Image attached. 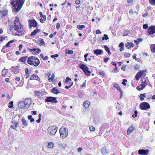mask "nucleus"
I'll return each mask as SVG.
<instances>
[{
	"label": "nucleus",
	"instance_id": "22",
	"mask_svg": "<svg viewBox=\"0 0 155 155\" xmlns=\"http://www.w3.org/2000/svg\"><path fill=\"white\" fill-rule=\"evenodd\" d=\"M134 130L133 127L132 126L130 127L128 129L127 134L128 135H129Z\"/></svg>",
	"mask_w": 155,
	"mask_h": 155
},
{
	"label": "nucleus",
	"instance_id": "59",
	"mask_svg": "<svg viewBox=\"0 0 155 155\" xmlns=\"http://www.w3.org/2000/svg\"><path fill=\"white\" fill-rule=\"evenodd\" d=\"M54 74H52L51 76V78H50L49 79V80L50 81V80H51V81H52L53 79L54 78Z\"/></svg>",
	"mask_w": 155,
	"mask_h": 155
},
{
	"label": "nucleus",
	"instance_id": "50",
	"mask_svg": "<svg viewBox=\"0 0 155 155\" xmlns=\"http://www.w3.org/2000/svg\"><path fill=\"white\" fill-rule=\"evenodd\" d=\"M146 84H147L143 82L142 84L140 85L142 87H143V88L145 87Z\"/></svg>",
	"mask_w": 155,
	"mask_h": 155
},
{
	"label": "nucleus",
	"instance_id": "36",
	"mask_svg": "<svg viewBox=\"0 0 155 155\" xmlns=\"http://www.w3.org/2000/svg\"><path fill=\"white\" fill-rule=\"evenodd\" d=\"M38 41L40 42L41 45H45V44L44 41L43 40L42 38H39Z\"/></svg>",
	"mask_w": 155,
	"mask_h": 155
},
{
	"label": "nucleus",
	"instance_id": "6",
	"mask_svg": "<svg viewBox=\"0 0 155 155\" xmlns=\"http://www.w3.org/2000/svg\"><path fill=\"white\" fill-rule=\"evenodd\" d=\"M140 109L142 110H146L150 107L149 103L147 102H143L140 104Z\"/></svg>",
	"mask_w": 155,
	"mask_h": 155
},
{
	"label": "nucleus",
	"instance_id": "61",
	"mask_svg": "<svg viewBox=\"0 0 155 155\" xmlns=\"http://www.w3.org/2000/svg\"><path fill=\"white\" fill-rule=\"evenodd\" d=\"M96 32L97 34H101V31L99 29L97 30L96 31Z\"/></svg>",
	"mask_w": 155,
	"mask_h": 155
},
{
	"label": "nucleus",
	"instance_id": "47",
	"mask_svg": "<svg viewBox=\"0 0 155 155\" xmlns=\"http://www.w3.org/2000/svg\"><path fill=\"white\" fill-rule=\"evenodd\" d=\"M89 129L91 131H94L95 130V128L92 126H91L90 127Z\"/></svg>",
	"mask_w": 155,
	"mask_h": 155
},
{
	"label": "nucleus",
	"instance_id": "37",
	"mask_svg": "<svg viewBox=\"0 0 155 155\" xmlns=\"http://www.w3.org/2000/svg\"><path fill=\"white\" fill-rule=\"evenodd\" d=\"M53 144L52 142L49 143L48 145V148H52L53 147Z\"/></svg>",
	"mask_w": 155,
	"mask_h": 155
},
{
	"label": "nucleus",
	"instance_id": "28",
	"mask_svg": "<svg viewBox=\"0 0 155 155\" xmlns=\"http://www.w3.org/2000/svg\"><path fill=\"white\" fill-rule=\"evenodd\" d=\"M104 48L108 53L109 55H110L111 54V53L110 52V50L109 48L106 45H104Z\"/></svg>",
	"mask_w": 155,
	"mask_h": 155
},
{
	"label": "nucleus",
	"instance_id": "29",
	"mask_svg": "<svg viewBox=\"0 0 155 155\" xmlns=\"http://www.w3.org/2000/svg\"><path fill=\"white\" fill-rule=\"evenodd\" d=\"M77 28L80 30H81L85 28V26L84 25H78L77 26Z\"/></svg>",
	"mask_w": 155,
	"mask_h": 155
},
{
	"label": "nucleus",
	"instance_id": "44",
	"mask_svg": "<svg viewBox=\"0 0 155 155\" xmlns=\"http://www.w3.org/2000/svg\"><path fill=\"white\" fill-rule=\"evenodd\" d=\"M130 54L129 53H125L124 54V56L126 58H127L130 57Z\"/></svg>",
	"mask_w": 155,
	"mask_h": 155
},
{
	"label": "nucleus",
	"instance_id": "19",
	"mask_svg": "<svg viewBox=\"0 0 155 155\" xmlns=\"http://www.w3.org/2000/svg\"><path fill=\"white\" fill-rule=\"evenodd\" d=\"M15 40H11V41H9V42H8L3 47L2 49H5L6 47H10L9 45L10 44L14 42L15 41Z\"/></svg>",
	"mask_w": 155,
	"mask_h": 155
},
{
	"label": "nucleus",
	"instance_id": "32",
	"mask_svg": "<svg viewBox=\"0 0 155 155\" xmlns=\"http://www.w3.org/2000/svg\"><path fill=\"white\" fill-rule=\"evenodd\" d=\"M29 51L31 53H34L35 52H36V53H35V54H37V48H33V49H29Z\"/></svg>",
	"mask_w": 155,
	"mask_h": 155
},
{
	"label": "nucleus",
	"instance_id": "31",
	"mask_svg": "<svg viewBox=\"0 0 155 155\" xmlns=\"http://www.w3.org/2000/svg\"><path fill=\"white\" fill-rule=\"evenodd\" d=\"M39 15H40V17L42 18H43V20L44 21H45L46 20V16L45 15H42V13L41 12H39Z\"/></svg>",
	"mask_w": 155,
	"mask_h": 155
},
{
	"label": "nucleus",
	"instance_id": "38",
	"mask_svg": "<svg viewBox=\"0 0 155 155\" xmlns=\"http://www.w3.org/2000/svg\"><path fill=\"white\" fill-rule=\"evenodd\" d=\"M58 147L61 149H62V147L64 148L66 147V146L65 144H63L62 143H60L58 145Z\"/></svg>",
	"mask_w": 155,
	"mask_h": 155
},
{
	"label": "nucleus",
	"instance_id": "10",
	"mask_svg": "<svg viewBox=\"0 0 155 155\" xmlns=\"http://www.w3.org/2000/svg\"><path fill=\"white\" fill-rule=\"evenodd\" d=\"M37 58L33 56L29 57L28 59L27 63L30 65H33V63Z\"/></svg>",
	"mask_w": 155,
	"mask_h": 155
},
{
	"label": "nucleus",
	"instance_id": "60",
	"mask_svg": "<svg viewBox=\"0 0 155 155\" xmlns=\"http://www.w3.org/2000/svg\"><path fill=\"white\" fill-rule=\"evenodd\" d=\"M35 94L38 93V94H41V95H42L41 94L42 92H41V91H36L35 92Z\"/></svg>",
	"mask_w": 155,
	"mask_h": 155
},
{
	"label": "nucleus",
	"instance_id": "58",
	"mask_svg": "<svg viewBox=\"0 0 155 155\" xmlns=\"http://www.w3.org/2000/svg\"><path fill=\"white\" fill-rule=\"evenodd\" d=\"M60 27V24L59 23H57L56 25V28L58 30L59 29Z\"/></svg>",
	"mask_w": 155,
	"mask_h": 155
},
{
	"label": "nucleus",
	"instance_id": "2",
	"mask_svg": "<svg viewBox=\"0 0 155 155\" xmlns=\"http://www.w3.org/2000/svg\"><path fill=\"white\" fill-rule=\"evenodd\" d=\"M25 0H12L11 4L14 8V10L15 12H18L22 7Z\"/></svg>",
	"mask_w": 155,
	"mask_h": 155
},
{
	"label": "nucleus",
	"instance_id": "1",
	"mask_svg": "<svg viewBox=\"0 0 155 155\" xmlns=\"http://www.w3.org/2000/svg\"><path fill=\"white\" fill-rule=\"evenodd\" d=\"M9 28L12 33L18 36H21L25 33V29L23 28L18 18L15 21L14 25L10 26Z\"/></svg>",
	"mask_w": 155,
	"mask_h": 155
},
{
	"label": "nucleus",
	"instance_id": "20",
	"mask_svg": "<svg viewBox=\"0 0 155 155\" xmlns=\"http://www.w3.org/2000/svg\"><path fill=\"white\" fill-rule=\"evenodd\" d=\"M40 62L39 60L37 58L35 60L33 63V64L36 67L38 66L40 64Z\"/></svg>",
	"mask_w": 155,
	"mask_h": 155
},
{
	"label": "nucleus",
	"instance_id": "16",
	"mask_svg": "<svg viewBox=\"0 0 155 155\" xmlns=\"http://www.w3.org/2000/svg\"><path fill=\"white\" fill-rule=\"evenodd\" d=\"M125 46L127 47V49H130L131 47H134V45L132 42H128L125 44Z\"/></svg>",
	"mask_w": 155,
	"mask_h": 155
},
{
	"label": "nucleus",
	"instance_id": "64",
	"mask_svg": "<svg viewBox=\"0 0 155 155\" xmlns=\"http://www.w3.org/2000/svg\"><path fill=\"white\" fill-rule=\"evenodd\" d=\"M147 15H148L147 12H146L144 14H143V15L142 16L143 17H146L147 16Z\"/></svg>",
	"mask_w": 155,
	"mask_h": 155
},
{
	"label": "nucleus",
	"instance_id": "33",
	"mask_svg": "<svg viewBox=\"0 0 155 155\" xmlns=\"http://www.w3.org/2000/svg\"><path fill=\"white\" fill-rule=\"evenodd\" d=\"M114 87L117 89L119 91L122 90L120 87L117 84H114Z\"/></svg>",
	"mask_w": 155,
	"mask_h": 155
},
{
	"label": "nucleus",
	"instance_id": "41",
	"mask_svg": "<svg viewBox=\"0 0 155 155\" xmlns=\"http://www.w3.org/2000/svg\"><path fill=\"white\" fill-rule=\"evenodd\" d=\"M140 76L139 75V74L137 73L135 77V79L137 81H138L140 78Z\"/></svg>",
	"mask_w": 155,
	"mask_h": 155
},
{
	"label": "nucleus",
	"instance_id": "23",
	"mask_svg": "<svg viewBox=\"0 0 155 155\" xmlns=\"http://www.w3.org/2000/svg\"><path fill=\"white\" fill-rule=\"evenodd\" d=\"M41 30L39 29H37L34 30L31 34L30 35L33 36L35 35L38 32H40Z\"/></svg>",
	"mask_w": 155,
	"mask_h": 155
},
{
	"label": "nucleus",
	"instance_id": "45",
	"mask_svg": "<svg viewBox=\"0 0 155 155\" xmlns=\"http://www.w3.org/2000/svg\"><path fill=\"white\" fill-rule=\"evenodd\" d=\"M12 123L15 125V128H16L17 127L18 124V123L16 122L15 121V120L12 121Z\"/></svg>",
	"mask_w": 155,
	"mask_h": 155
},
{
	"label": "nucleus",
	"instance_id": "17",
	"mask_svg": "<svg viewBox=\"0 0 155 155\" xmlns=\"http://www.w3.org/2000/svg\"><path fill=\"white\" fill-rule=\"evenodd\" d=\"M18 108L22 109L25 108V107L24 102L23 101H20L18 104Z\"/></svg>",
	"mask_w": 155,
	"mask_h": 155
},
{
	"label": "nucleus",
	"instance_id": "26",
	"mask_svg": "<svg viewBox=\"0 0 155 155\" xmlns=\"http://www.w3.org/2000/svg\"><path fill=\"white\" fill-rule=\"evenodd\" d=\"M146 96L145 93L141 94L140 95V96L139 97H140V100L141 101H143L144 100V97H146Z\"/></svg>",
	"mask_w": 155,
	"mask_h": 155
},
{
	"label": "nucleus",
	"instance_id": "48",
	"mask_svg": "<svg viewBox=\"0 0 155 155\" xmlns=\"http://www.w3.org/2000/svg\"><path fill=\"white\" fill-rule=\"evenodd\" d=\"M70 83H71V85H70V86H66L65 87V88L66 89H68V88H70L71 86L73 85V82H71Z\"/></svg>",
	"mask_w": 155,
	"mask_h": 155
},
{
	"label": "nucleus",
	"instance_id": "27",
	"mask_svg": "<svg viewBox=\"0 0 155 155\" xmlns=\"http://www.w3.org/2000/svg\"><path fill=\"white\" fill-rule=\"evenodd\" d=\"M7 73V71L5 69H3L2 71V76L3 77H5Z\"/></svg>",
	"mask_w": 155,
	"mask_h": 155
},
{
	"label": "nucleus",
	"instance_id": "51",
	"mask_svg": "<svg viewBox=\"0 0 155 155\" xmlns=\"http://www.w3.org/2000/svg\"><path fill=\"white\" fill-rule=\"evenodd\" d=\"M126 68V65H123L121 67V69L122 70L124 71L125 70Z\"/></svg>",
	"mask_w": 155,
	"mask_h": 155
},
{
	"label": "nucleus",
	"instance_id": "56",
	"mask_svg": "<svg viewBox=\"0 0 155 155\" xmlns=\"http://www.w3.org/2000/svg\"><path fill=\"white\" fill-rule=\"evenodd\" d=\"M124 47V43L123 42H121L120 43L119 45V47Z\"/></svg>",
	"mask_w": 155,
	"mask_h": 155
},
{
	"label": "nucleus",
	"instance_id": "5",
	"mask_svg": "<svg viewBox=\"0 0 155 155\" xmlns=\"http://www.w3.org/2000/svg\"><path fill=\"white\" fill-rule=\"evenodd\" d=\"M58 130V127L55 126H51L48 129V131L49 134L52 135H54Z\"/></svg>",
	"mask_w": 155,
	"mask_h": 155
},
{
	"label": "nucleus",
	"instance_id": "21",
	"mask_svg": "<svg viewBox=\"0 0 155 155\" xmlns=\"http://www.w3.org/2000/svg\"><path fill=\"white\" fill-rule=\"evenodd\" d=\"M31 77L33 78L34 80H36L38 81H39L40 80V78L35 74L32 75Z\"/></svg>",
	"mask_w": 155,
	"mask_h": 155
},
{
	"label": "nucleus",
	"instance_id": "11",
	"mask_svg": "<svg viewBox=\"0 0 155 155\" xmlns=\"http://www.w3.org/2000/svg\"><path fill=\"white\" fill-rule=\"evenodd\" d=\"M139 154L142 155H147L149 153V150L148 149H140L138 151Z\"/></svg>",
	"mask_w": 155,
	"mask_h": 155
},
{
	"label": "nucleus",
	"instance_id": "46",
	"mask_svg": "<svg viewBox=\"0 0 155 155\" xmlns=\"http://www.w3.org/2000/svg\"><path fill=\"white\" fill-rule=\"evenodd\" d=\"M127 82V81L126 79H124L122 82V84L124 86H126V82Z\"/></svg>",
	"mask_w": 155,
	"mask_h": 155
},
{
	"label": "nucleus",
	"instance_id": "57",
	"mask_svg": "<svg viewBox=\"0 0 155 155\" xmlns=\"http://www.w3.org/2000/svg\"><path fill=\"white\" fill-rule=\"evenodd\" d=\"M104 36L105 39L106 40H107L109 38L108 37V35H107L104 34Z\"/></svg>",
	"mask_w": 155,
	"mask_h": 155
},
{
	"label": "nucleus",
	"instance_id": "4",
	"mask_svg": "<svg viewBox=\"0 0 155 155\" xmlns=\"http://www.w3.org/2000/svg\"><path fill=\"white\" fill-rule=\"evenodd\" d=\"M78 67L83 71L86 75L88 76L90 75L91 72L88 70L89 68L86 65L81 64L78 65Z\"/></svg>",
	"mask_w": 155,
	"mask_h": 155
},
{
	"label": "nucleus",
	"instance_id": "25",
	"mask_svg": "<svg viewBox=\"0 0 155 155\" xmlns=\"http://www.w3.org/2000/svg\"><path fill=\"white\" fill-rule=\"evenodd\" d=\"M84 106L86 108L88 107L90 105V102L88 101H86L84 103Z\"/></svg>",
	"mask_w": 155,
	"mask_h": 155
},
{
	"label": "nucleus",
	"instance_id": "54",
	"mask_svg": "<svg viewBox=\"0 0 155 155\" xmlns=\"http://www.w3.org/2000/svg\"><path fill=\"white\" fill-rule=\"evenodd\" d=\"M143 89V87H142L140 85L137 87V89L139 91H140L142 90Z\"/></svg>",
	"mask_w": 155,
	"mask_h": 155
},
{
	"label": "nucleus",
	"instance_id": "18",
	"mask_svg": "<svg viewBox=\"0 0 155 155\" xmlns=\"http://www.w3.org/2000/svg\"><path fill=\"white\" fill-rule=\"evenodd\" d=\"M51 91L53 93L55 94H57L60 93V91L56 87L53 88Z\"/></svg>",
	"mask_w": 155,
	"mask_h": 155
},
{
	"label": "nucleus",
	"instance_id": "42",
	"mask_svg": "<svg viewBox=\"0 0 155 155\" xmlns=\"http://www.w3.org/2000/svg\"><path fill=\"white\" fill-rule=\"evenodd\" d=\"M134 114H133L132 115V117L134 118L137 117V110L135 111H134Z\"/></svg>",
	"mask_w": 155,
	"mask_h": 155
},
{
	"label": "nucleus",
	"instance_id": "15",
	"mask_svg": "<svg viewBox=\"0 0 155 155\" xmlns=\"http://www.w3.org/2000/svg\"><path fill=\"white\" fill-rule=\"evenodd\" d=\"M93 52L96 55H101L103 53V50L100 49L94 50Z\"/></svg>",
	"mask_w": 155,
	"mask_h": 155
},
{
	"label": "nucleus",
	"instance_id": "49",
	"mask_svg": "<svg viewBox=\"0 0 155 155\" xmlns=\"http://www.w3.org/2000/svg\"><path fill=\"white\" fill-rule=\"evenodd\" d=\"M143 27L144 29H147L148 28V25L147 24H144L143 25Z\"/></svg>",
	"mask_w": 155,
	"mask_h": 155
},
{
	"label": "nucleus",
	"instance_id": "35",
	"mask_svg": "<svg viewBox=\"0 0 155 155\" xmlns=\"http://www.w3.org/2000/svg\"><path fill=\"white\" fill-rule=\"evenodd\" d=\"M150 48L152 52H155V45H153L151 46Z\"/></svg>",
	"mask_w": 155,
	"mask_h": 155
},
{
	"label": "nucleus",
	"instance_id": "7",
	"mask_svg": "<svg viewBox=\"0 0 155 155\" xmlns=\"http://www.w3.org/2000/svg\"><path fill=\"white\" fill-rule=\"evenodd\" d=\"M56 97H48L46 98L45 101L47 102H52L54 103H57L58 101L56 100Z\"/></svg>",
	"mask_w": 155,
	"mask_h": 155
},
{
	"label": "nucleus",
	"instance_id": "62",
	"mask_svg": "<svg viewBox=\"0 0 155 155\" xmlns=\"http://www.w3.org/2000/svg\"><path fill=\"white\" fill-rule=\"evenodd\" d=\"M80 1L79 0H76L75 3L77 5H78L80 3Z\"/></svg>",
	"mask_w": 155,
	"mask_h": 155
},
{
	"label": "nucleus",
	"instance_id": "39",
	"mask_svg": "<svg viewBox=\"0 0 155 155\" xmlns=\"http://www.w3.org/2000/svg\"><path fill=\"white\" fill-rule=\"evenodd\" d=\"M9 104L10 105H9L8 106L9 108H12V107H13V102L12 101H11L9 102Z\"/></svg>",
	"mask_w": 155,
	"mask_h": 155
},
{
	"label": "nucleus",
	"instance_id": "14",
	"mask_svg": "<svg viewBox=\"0 0 155 155\" xmlns=\"http://www.w3.org/2000/svg\"><path fill=\"white\" fill-rule=\"evenodd\" d=\"M28 57L27 56H25V57H21V58L19 59L18 61H21L23 63L25 64H26V61L27 59V58H28Z\"/></svg>",
	"mask_w": 155,
	"mask_h": 155
},
{
	"label": "nucleus",
	"instance_id": "30",
	"mask_svg": "<svg viewBox=\"0 0 155 155\" xmlns=\"http://www.w3.org/2000/svg\"><path fill=\"white\" fill-rule=\"evenodd\" d=\"M131 33V31L128 30H126L125 31V32L123 34V36H127L128 35V34H130Z\"/></svg>",
	"mask_w": 155,
	"mask_h": 155
},
{
	"label": "nucleus",
	"instance_id": "24",
	"mask_svg": "<svg viewBox=\"0 0 155 155\" xmlns=\"http://www.w3.org/2000/svg\"><path fill=\"white\" fill-rule=\"evenodd\" d=\"M21 121L22 124L24 126H27L28 125V122L24 118H22Z\"/></svg>",
	"mask_w": 155,
	"mask_h": 155
},
{
	"label": "nucleus",
	"instance_id": "34",
	"mask_svg": "<svg viewBox=\"0 0 155 155\" xmlns=\"http://www.w3.org/2000/svg\"><path fill=\"white\" fill-rule=\"evenodd\" d=\"M66 54H73V51L71 50H66Z\"/></svg>",
	"mask_w": 155,
	"mask_h": 155
},
{
	"label": "nucleus",
	"instance_id": "63",
	"mask_svg": "<svg viewBox=\"0 0 155 155\" xmlns=\"http://www.w3.org/2000/svg\"><path fill=\"white\" fill-rule=\"evenodd\" d=\"M5 38H4V37L2 36L0 37V41H3L4 40H5Z\"/></svg>",
	"mask_w": 155,
	"mask_h": 155
},
{
	"label": "nucleus",
	"instance_id": "12",
	"mask_svg": "<svg viewBox=\"0 0 155 155\" xmlns=\"http://www.w3.org/2000/svg\"><path fill=\"white\" fill-rule=\"evenodd\" d=\"M25 105L26 107H28L31 103V100L30 98L26 99L24 102Z\"/></svg>",
	"mask_w": 155,
	"mask_h": 155
},
{
	"label": "nucleus",
	"instance_id": "55",
	"mask_svg": "<svg viewBox=\"0 0 155 155\" xmlns=\"http://www.w3.org/2000/svg\"><path fill=\"white\" fill-rule=\"evenodd\" d=\"M99 73L100 75H102L103 76H104L105 75L103 71H102L101 72L100 71V72H99Z\"/></svg>",
	"mask_w": 155,
	"mask_h": 155
},
{
	"label": "nucleus",
	"instance_id": "43",
	"mask_svg": "<svg viewBox=\"0 0 155 155\" xmlns=\"http://www.w3.org/2000/svg\"><path fill=\"white\" fill-rule=\"evenodd\" d=\"M143 73L144 71L142 70H141L138 72L137 73L141 77L143 75Z\"/></svg>",
	"mask_w": 155,
	"mask_h": 155
},
{
	"label": "nucleus",
	"instance_id": "52",
	"mask_svg": "<svg viewBox=\"0 0 155 155\" xmlns=\"http://www.w3.org/2000/svg\"><path fill=\"white\" fill-rule=\"evenodd\" d=\"M0 13H1V14L2 15V16H5V14H6V12L5 11H2L0 12Z\"/></svg>",
	"mask_w": 155,
	"mask_h": 155
},
{
	"label": "nucleus",
	"instance_id": "53",
	"mask_svg": "<svg viewBox=\"0 0 155 155\" xmlns=\"http://www.w3.org/2000/svg\"><path fill=\"white\" fill-rule=\"evenodd\" d=\"M110 58H107V57L104 58V61L106 63L107 61Z\"/></svg>",
	"mask_w": 155,
	"mask_h": 155
},
{
	"label": "nucleus",
	"instance_id": "40",
	"mask_svg": "<svg viewBox=\"0 0 155 155\" xmlns=\"http://www.w3.org/2000/svg\"><path fill=\"white\" fill-rule=\"evenodd\" d=\"M149 2L151 5H155V0H149Z\"/></svg>",
	"mask_w": 155,
	"mask_h": 155
},
{
	"label": "nucleus",
	"instance_id": "8",
	"mask_svg": "<svg viewBox=\"0 0 155 155\" xmlns=\"http://www.w3.org/2000/svg\"><path fill=\"white\" fill-rule=\"evenodd\" d=\"M148 35H152L155 33V26H151L147 30Z\"/></svg>",
	"mask_w": 155,
	"mask_h": 155
},
{
	"label": "nucleus",
	"instance_id": "3",
	"mask_svg": "<svg viewBox=\"0 0 155 155\" xmlns=\"http://www.w3.org/2000/svg\"><path fill=\"white\" fill-rule=\"evenodd\" d=\"M60 137L61 138L63 139L65 138L68 135V129L64 127H62L60 129Z\"/></svg>",
	"mask_w": 155,
	"mask_h": 155
},
{
	"label": "nucleus",
	"instance_id": "13",
	"mask_svg": "<svg viewBox=\"0 0 155 155\" xmlns=\"http://www.w3.org/2000/svg\"><path fill=\"white\" fill-rule=\"evenodd\" d=\"M109 151L108 148L107 147H104L101 149V153L104 155H105Z\"/></svg>",
	"mask_w": 155,
	"mask_h": 155
},
{
	"label": "nucleus",
	"instance_id": "9",
	"mask_svg": "<svg viewBox=\"0 0 155 155\" xmlns=\"http://www.w3.org/2000/svg\"><path fill=\"white\" fill-rule=\"evenodd\" d=\"M29 24V28H30L31 27H36L37 26V23L35 19L30 20L28 21Z\"/></svg>",
	"mask_w": 155,
	"mask_h": 155
}]
</instances>
